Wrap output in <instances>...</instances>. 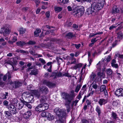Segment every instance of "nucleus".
<instances>
[{"label":"nucleus","mask_w":123,"mask_h":123,"mask_svg":"<svg viewBox=\"0 0 123 123\" xmlns=\"http://www.w3.org/2000/svg\"><path fill=\"white\" fill-rule=\"evenodd\" d=\"M105 2V0H98L97 3H93L92 5L91 8L88 9V14H92L93 15H94L97 11L103 8Z\"/></svg>","instance_id":"nucleus-1"},{"label":"nucleus","mask_w":123,"mask_h":123,"mask_svg":"<svg viewBox=\"0 0 123 123\" xmlns=\"http://www.w3.org/2000/svg\"><path fill=\"white\" fill-rule=\"evenodd\" d=\"M55 111L56 115L59 117L58 121L59 123H65V118L67 115L66 112V110L64 109H55Z\"/></svg>","instance_id":"nucleus-2"},{"label":"nucleus","mask_w":123,"mask_h":123,"mask_svg":"<svg viewBox=\"0 0 123 123\" xmlns=\"http://www.w3.org/2000/svg\"><path fill=\"white\" fill-rule=\"evenodd\" d=\"M62 96L63 98L65 100V105H66L67 111L69 112L71 109L69 104L73 99V95L64 92L62 94Z\"/></svg>","instance_id":"nucleus-3"},{"label":"nucleus","mask_w":123,"mask_h":123,"mask_svg":"<svg viewBox=\"0 0 123 123\" xmlns=\"http://www.w3.org/2000/svg\"><path fill=\"white\" fill-rule=\"evenodd\" d=\"M84 12V9L83 7L80 6L76 11H73V13L76 17H80L83 14Z\"/></svg>","instance_id":"nucleus-4"},{"label":"nucleus","mask_w":123,"mask_h":123,"mask_svg":"<svg viewBox=\"0 0 123 123\" xmlns=\"http://www.w3.org/2000/svg\"><path fill=\"white\" fill-rule=\"evenodd\" d=\"M43 83L47 86H48L49 87H53L55 86V84L54 83L48 81L46 80H45L43 81Z\"/></svg>","instance_id":"nucleus-5"},{"label":"nucleus","mask_w":123,"mask_h":123,"mask_svg":"<svg viewBox=\"0 0 123 123\" xmlns=\"http://www.w3.org/2000/svg\"><path fill=\"white\" fill-rule=\"evenodd\" d=\"M1 29H3V30L5 29V30L3 33V30H2L1 31H0V33L2 34L3 33V35L4 36H5V35L7 34H9L10 33V31L9 29L7 28H6V27L5 26L1 28Z\"/></svg>","instance_id":"nucleus-6"},{"label":"nucleus","mask_w":123,"mask_h":123,"mask_svg":"<svg viewBox=\"0 0 123 123\" xmlns=\"http://www.w3.org/2000/svg\"><path fill=\"white\" fill-rule=\"evenodd\" d=\"M22 82L19 81H16L13 82L11 83L12 85L13 88H17L21 86Z\"/></svg>","instance_id":"nucleus-7"},{"label":"nucleus","mask_w":123,"mask_h":123,"mask_svg":"<svg viewBox=\"0 0 123 123\" xmlns=\"http://www.w3.org/2000/svg\"><path fill=\"white\" fill-rule=\"evenodd\" d=\"M116 95L118 96H123V89L122 88L118 89L115 92Z\"/></svg>","instance_id":"nucleus-8"},{"label":"nucleus","mask_w":123,"mask_h":123,"mask_svg":"<svg viewBox=\"0 0 123 123\" xmlns=\"http://www.w3.org/2000/svg\"><path fill=\"white\" fill-rule=\"evenodd\" d=\"M107 102V100L106 99H105L104 98H101L98 101V104L100 106L102 105H105Z\"/></svg>","instance_id":"nucleus-9"},{"label":"nucleus","mask_w":123,"mask_h":123,"mask_svg":"<svg viewBox=\"0 0 123 123\" xmlns=\"http://www.w3.org/2000/svg\"><path fill=\"white\" fill-rule=\"evenodd\" d=\"M32 94L38 98H39L40 95L39 91L36 90H34L32 92Z\"/></svg>","instance_id":"nucleus-10"},{"label":"nucleus","mask_w":123,"mask_h":123,"mask_svg":"<svg viewBox=\"0 0 123 123\" xmlns=\"http://www.w3.org/2000/svg\"><path fill=\"white\" fill-rule=\"evenodd\" d=\"M111 118L114 121H116L118 118L117 114L114 112L112 111L111 112Z\"/></svg>","instance_id":"nucleus-11"},{"label":"nucleus","mask_w":123,"mask_h":123,"mask_svg":"<svg viewBox=\"0 0 123 123\" xmlns=\"http://www.w3.org/2000/svg\"><path fill=\"white\" fill-rule=\"evenodd\" d=\"M96 75L94 73L92 72L90 76V77L91 79L93 80L96 81H99L97 79L98 78V77H96Z\"/></svg>","instance_id":"nucleus-12"},{"label":"nucleus","mask_w":123,"mask_h":123,"mask_svg":"<svg viewBox=\"0 0 123 123\" xmlns=\"http://www.w3.org/2000/svg\"><path fill=\"white\" fill-rule=\"evenodd\" d=\"M40 90L42 92L46 94L48 91V90L47 87L45 86H42L40 88Z\"/></svg>","instance_id":"nucleus-13"},{"label":"nucleus","mask_w":123,"mask_h":123,"mask_svg":"<svg viewBox=\"0 0 123 123\" xmlns=\"http://www.w3.org/2000/svg\"><path fill=\"white\" fill-rule=\"evenodd\" d=\"M100 91L101 92H103L105 95L106 96L108 95V93L106 89V86L105 85L101 86L100 88Z\"/></svg>","instance_id":"nucleus-14"},{"label":"nucleus","mask_w":123,"mask_h":123,"mask_svg":"<svg viewBox=\"0 0 123 123\" xmlns=\"http://www.w3.org/2000/svg\"><path fill=\"white\" fill-rule=\"evenodd\" d=\"M31 115V112L30 111H28L25 112L24 114L23 117L26 119H28Z\"/></svg>","instance_id":"nucleus-15"},{"label":"nucleus","mask_w":123,"mask_h":123,"mask_svg":"<svg viewBox=\"0 0 123 123\" xmlns=\"http://www.w3.org/2000/svg\"><path fill=\"white\" fill-rule=\"evenodd\" d=\"M47 115L46 117L47 118V119L49 121L52 120L54 118V116L51 115L50 113L48 112V113H47Z\"/></svg>","instance_id":"nucleus-16"},{"label":"nucleus","mask_w":123,"mask_h":123,"mask_svg":"<svg viewBox=\"0 0 123 123\" xmlns=\"http://www.w3.org/2000/svg\"><path fill=\"white\" fill-rule=\"evenodd\" d=\"M43 111L47 110L49 107L48 105L46 103H43L41 104Z\"/></svg>","instance_id":"nucleus-17"},{"label":"nucleus","mask_w":123,"mask_h":123,"mask_svg":"<svg viewBox=\"0 0 123 123\" xmlns=\"http://www.w3.org/2000/svg\"><path fill=\"white\" fill-rule=\"evenodd\" d=\"M116 60L115 59H113L111 62V66L114 68H118V65L116 63Z\"/></svg>","instance_id":"nucleus-18"},{"label":"nucleus","mask_w":123,"mask_h":123,"mask_svg":"<svg viewBox=\"0 0 123 123\" xmlns=\"http://www.w3.org/2000/svg\"><path fill=\"white\" fill-rule=\"evenodd\" d=\"M17 45L20 47H21L25 44V42L23 41H18L16 42Z\"/></svg>","instance_id":"nucleus-19"},{"label":"nucleus","mask_w":123,"mask_h":123,"mask_svg":"<svg viewBox=\"0 0 123 123\" xmlns=\"http://www.w3.org/2000/svg\"><path fill=\"white\" fill-rule=\"evenodd\" d=\"M24 105L21 102L18 103L16 105V106L17 108L19 109H21L23 106Z\"/></svg>","instance_id":"nucleus-20"},{"label":"nucleus","mask_w":123,"mask_h":123,"mask_svg":"<svg viewBox=\"0 0 123 123\" xmlns=\"http://www.w3.org/2000/svg\"><path fill=\"white\" fill-rule=\"evenodd\" d=\"M119 10L116 6H114L112 9V13H118L119 12Z\"/></svg>","instance_id":"nucleus-21"},{"label":"nucleus","mask_w":123,"mask_h":123,"mask_svg":"<svg viewBox=\"0 0 123 123\" xmlns=\"http://www.w3.org/2000/svg\"><path fill=\"white\" fill-rule=\"evenodd\" d=\"M42 105L41 104L39 105H37L36 107L35 110L36 111H39V112H41L43 111Z\"/></svg>","instance_id":"nucleus-22"},{"label":"nucleus","mask_w":123,"mask_h":123,"mask_svg":"<svg viewBox=\"0 0 123 123\" xmlns=\"http://www.w3.org/2000/svg\"><path fill=\"white\" fill-rule=\"evenodd\" d=\"M95 110L97 112L98 116H100L101 112V110L100 107L98 106H97L96 107Z\"/></svg>","instance_id":"nucleus-23"},{"label":"nucleus","mask_w":123,"mask_h":123,"mask_svg":"<svg viewBox=\"0 0 123 123\" xmlns=\"http://www.w3.org/2000/svg\"><path fill=\"white\" fill-rule=\"evenodd\" d=\"M82 66V64L81 63H80L76 64L73 67H72L71 68L74 69L76 70L78 68H81Z\"/></svg>","instance_id":"nucleus-24"},{"label":"nucleus","mask_w":123,"mask_h":123,"mask_svg":"<svg viewBox=\"0 0 123 123\" xmlns=\"http://www.w3.org/2000/svg\"><path fill=\"white\" fill-rule=\"evenodd\" d=\"M41 32L40 29L37 28L34 32V35L35 37H37L39 35V33Z\"/></svg>","instance_id":"nucleus-25"},{"label":"nucleus","mask_w":123,"mask_h":123,"mask_svg":"<svg viewBox=\"0 0 123 123\" xmlns=\"http://www.w3.org/2000/svg\"><path fill=\"white\" fill-rule=\"evenodd\" d=\"M69 0H58L57 2L59 4L61 5L62 4L67 3L68 1Z\"/></svg>","instance_id":"nucleus-26"},{"label":"nucleus","mask_w":123,"mask_h":123,"mask_svg":"<svg viewBox=\"0 0 123 123\" xmlns=\"http://www.w3.org/2000/svg\"><path fill=\"white\" fill-rule=\"evenodd\" d=\"M38 74V71L37 69H34L31 71V72L30 73V74L32 75H36Z\"/></svg>","instance_id":"nucleus-27"},{"label":"nucleus","mask_w":123,"mask_h":123,"mask_svg":"<svg viewBox=\"0 0 123 123\" xmlns=\"http://www.w3.org/2000/svg\"><path fill=\"white\" fill-rule=\"evenodd\" d=\"M55 11L57 12H59L61 11L62 9V7L55 6L54 7Z\"/></svg>","instance_id":"nucleus-28"},{"label":"nucleus","mask_w":123,"mask_h":123,"mask_svg":"<svg viewBox=\"0 0 123 123\" xmlns=\"http://www.w3.org/2000/svg\"><path fill=\"white\" fill-rule=\"evenodd\" d=\"M98 75L103 78H104L105 77V74L103 72H99L98 73Z\"/></svg>","instance_id":"nucleus-29"},{"label":"nucleus","mask_w":123,"mask_h":123,"mask_svg":"<svg viewBox=\"0 0 123 123\" xmlns=\"http://www.w3.org/2000/svg\"><path fill=\"white\" fill-rule=\"evenodd\" d=\"M106 73L107 76H110L113 73L112 70L111 69L109 68L106 70Z\"/></svg>","instance_id":"nucleus-30"},{"label":"nucleus","mask_w":123,"mask_h":123,"mask_svg":"<svg viewBox=\"0 0 123 123\" xmlns=\"http://www.w3.org/2000/svg\"><path fill=\"white\" fill-rule=\"evenodd\" d=\"M25 29L23 28H20L19 30V31L20 34H24L25 32Z\"/></svg>","instance_id":"nucleus-31"},{"label":"nucleus","mask_w":123,"mask_h":123,"mask_svg":"<svg viewBox=\"0 0 123 123\" xmlns=\"http://www.w3.org/2000/svg\"><path fill=\"white\" fill-rule=\"evenodd\" d=\"M41 103L45 102L46 100V97L45 96L41 97L40 98Z\"/></svg>","instance_id":"nucleus-32"},{"label":"nucleus","mask_w":123,"mask_h":123,"mask_svg":"<svg viewBox=\"0 0 123 123\" xmlns=\"http://www.w3.org/2000/svg\"><path fill=\"white\" fill-rule=\"evenodd\" d=\"M81 87V85L80 84H78L76 88V89L75 90V92H78L80 90Z\"/></svg>","instance_id":"nucleus-33"},{"label":"nucleus","mask_w":123,"mask_h":123,"mask_svg":"<svg viewBox=\"0 0 123 123\" xmlns=\"http://www.w3.org/2000/svg\"><path fill=\"white\" fill-rule=\"evenodd\" d=\"M84 91H81L79 92L78 97V98L80 100L81 98V96L84 93Z\"/></svg>","instance_id":"nucleus-34"},{"label":"nucleus","mask_w":123,"mask_h":123,"mask_svg":"<svg viewBox=\"0 0 123 123\" xmlns=\"http://www.w3.org/2000/svg\"><path fill=\"white\" fill-rule=\"evenodd\" d=\"M36 43V42L35 41L32 40H30L27 42L26 44L29 45H33L35 44Z\"/></svg>","instance_id":"nucleus-35"},{"label":"nucleus","mask_w":123,"mask_h":123,"mask_svg":"<svg viewBox=\"0 0 123 123\" xmlns=\"http://www.w3.org/2000/svg\"><path fill=\"white\" fill-rule=\"evenodd\" d=\"M118 100H116L113 101L112 103V104L114 106L116 107L118 105Z\"/></svg>","instance_id":"nucleus-36"},{"label":"nucleus","mask_w":123,"mask_h":123,"mask_svg":"<svg viewBox=\"0 0 123 123\" xmlns=\"http://www.w3.org/2000/svg\"><path fill=\"white\" fill-rule=\"evenodd\" d=\"M16 52L18 53L20 52L24 53H27V51L21 49H17L16 50Z\"/></svg>","instance_id":"nucleus-37"},{"label":"nucleus","mask_w":123,"mask_h":123,"mask_svg":"<svg viewBox=\"0 0 123 123\" xmlns=\"http://www.w3.org/2000/svg\"><path fill=\"white\" fill-rule=\"evenodd\" d=\"M72 24V23L70 21H68L66 23V25L68 27H70Z\"/></svg>","instance_id":"nucleus-38"},{"label":"nucleus","mask_w":123,"mask_h":123,"mask_svg":"<svg viewBox=\"0 0 123 123\" xmlns=\"http://www.w3.org/2000/svg\"><path fill=\"white\" fill-rule=\"evenodd\" d=\"M11 113L13 114H14L17 113V111L16 108L14 107V108H13L12 109L11 111Z\"/></svg>","instance_id":"nucleus-39"},{"label":"nucleus","mask_w":123,"mask_h":123,"mask_svg":"<svg viewBox=\"0 0 123 123\" xmlns=\"http://www.w3.org/2000/svg\"><path fill=\"white\" fill-rule=\"evenodd\" d=\"M8 92H6L4 94H3L2 96L3 97V99H6L7 98V96H8Z\"/></svg>","instance_id":"nucleus-40"},{"label":"nucleus","mask_w":123,"mask_h":123,"mask_svg":"<svg viewBox=\"0 0 123 123\" xmlns=\"http://www.w3.org/2000/svg\"><path fill=\"white\" fill-rule=\"evenodd\" d=\"M62 76H67L69 77H71V76L68 73H63L62 74Z\"/></svg>","instance_id":"nucleus-41"},{"label":"nucleus","mask_w":123,"mask_h":123,"mask_svg":"<svg viewBox=\"0 0 123 123\" xmlns=\"http://www.w3.org/2000/svg\"><path fill=\"white\" fill-rule=\"evenodd\" d=\"M67 36L68 38H70L73 37V34L72 33L69 32L68 33Z\"/></svg>","instance_id":"nucleus-42"},{"label":"nucleus","mask_w":123,"mask_h":123,"mask_svg":"<svg viewBox=\"0 0 123 123\" xmlns=\"http://www.w3.org/2000/svg\"><path fill=\"white\" fill-rule=\"evenodd\" d=\"M18 100L17 98H14L12 100V102L14 104H17L18 103Z\"/></svg>","instance_id":"nucleus-43"},{"label":"nucleus","mask_w":123,"mask_h":123,"mask_svg":"<svg viewBox=\"0 0 123 123\" xmlns=\"http://www.w3.org/2000/svg\"><path fill=\"white\" fill-rule=\"evenodd\" d=\"M118 36L119 38L122 37H123V35L121 32V31H119L117 33Z\"/></svg>","instance_id":"nucleus-44"},{"label":"nucleus","mask_w":123,"mask_h":123,"mask_svg":"<svg viewBox=\"0 0 123 123\" xmlns=\"http://www.w3.org/2000/svg\"><path fill=\"white\" fill-rule=\"evenodd\" d=\"M14 106L12 105H9L8 106V109L10 110L11 111L13 109V108H14Z\"/></svg>","instance_id":"nucleus-45"},{"label":"nucleus","mask_w":123,"mask_h":123,"mask_svg":"<svg viewBox=\"0 0 123 123\" xmlns=\"http://www.w3.org/2000/svg\"><path fill=\"white\" fill-rule=\"evenodd\" d=\"M91 85H92V87L95 89H97L98 87V85L97 84L93 83Z\"/></svg>","instance_id":"nucleus-46"},{"label":"nucleus","mask_w":123,"mask_h":123,"mask_svg":"<svg viewBox=\"0 0 123 123\" xmlns=\"http://www.w3.org/2000/svg\"><path fill=\"white\" fill-rule=\"evenodd\" d=\"M57 75V74L56 73H52L51 75L50 76V77H51L54 76V78L55 79L56 78Z\"/></svg>","instance_id":"nucleus-47"},{"label":"nucleus","mask_w":123,"mask_h":123,"mask_svg":"<svg viewBox=\"0 0 123 123\" xmlns=\"http://www.w3.org/2000/svg\"><path fill=\"white\" fill-rule=\"evenodd\" d=\"M94 93L93 91H91V92L88 93V94L87 96V97H88L90 96H91L93 95Z\"/></svg>","instance_id":"nucleus-48"},{"label":"nucleus","mask_w":123,"mask_h":123,"mask_svg":"<svg viewBox=\"0 0 123 123\" xmlns=\"http://www.w3.org/2000/svg\"><path fill=\"white\" fill-rule=\"evenodd\" d=\"M79 101V100H76L72 102V106H73L74 105L75 106L76 105V104L78 103Z\"/></svg>","instance_id":"nucleus-49"},{"label":"nucleus","mask_w":123,"mask_h":123,"mask_svg":"<svg viewBox=\"0 0 123 123\" xmlns=\"http://www.w3.org/2000/svg\"><path fill=\"white\" fill-rule=\"evenodd\" d=\"M6 75L7 76V77L8 79H10L11 77V73L9 72H8L6 74Z\"/></svg>","instance_id":"nucleus-50"},{"label":"nucleus","mask_w":123,"mask_h":123,"mask_svg":"<svg viewBox=\"0 0 123 123\" xmlns=\"http://www.w3.org/2000/svg\"><path fill=\"white\" fill-rule=\"evenodd\" d=\"M48 112H43L41 114V116L43 117H46V116H47V113H48Z\"/></svg>","instance_id":"nucleus-51"},{"label":"nucleus","mask_w":123,"mask_h":123,"mask_svg":"<svg viewBox=\"0 0 123 123\" xmlns=\"http://www.w3.org/2000/svg\"><path fill=\"white\" fill-rule=\"evenodd\" d=\"M39 61L43 64H45L46 62L42 58H40L39 59Z\"/></svg>","instance_id":"nucleus-52"},{"label":"nucleus","mask_w":123,"mask_h":123,"mask_svg":"<svg viewBox=\"0 0 123 123\" xmlns=\"http://www.w3.org/2000/svg\"><path fill=\"white\" fill-rule=\"evenodd\" d=\"M34 2H35L36 4V6L37 7L39 5L40 3V1L39 0H35L34 1Z\"/></svg>","instance_id":"nucleus-53"},{"label":"nucleus","mask_w":123,"mask_h":123,"mask_svg":"<svg viewBox=\"0 0 123 123\" xmlns=\"http://www.w3.org/2000/svg\"><path fill=\"white\" fill-rule=\"evenodd\" d=\"M111 59V56L110 55H109L107 57L106 60L107 62H109Z\"/></svg>","instance_id":"nucleus-54"},{"label":"nucleus","mask_w":123,"mask_h":123,"mask_svg":"<svg viewBox=\"0 0 123 123\" xmlns=\"http://www.w3.org/2000/svg\"><path fill=\"white\" fill-rule=\"evenodd\" d=\"M50 12L49 11L45 13V15L47 18H49L50 16Z\"/></svg>","instance_id":"nucleus-55"},{"label":"nucleus","mask_w":123,"mask_h":123,"mask_svg":"<svg viewBox=\"0 0 123 123\" xmlns=\"http://www.w3.org/2000/svg\"><path fill=\"white\" fill-rule=\"evenodd\" d=\"M6 114V116H10L11 115V113L8 111H5V112Z\"/></svg>","instance_id":"nucleus-56"},{"label":"nucleus","mask_w":123,"mask_h":123,"mask_svg":"<svg viewBox=\"0 0 123 123\" xmlns=\"http://www.w3.org/2000/svg\"><path fill=\"white\" fill-rule=\"evenodd\" d=\"M25 105H26L27 107L29 108L30 109L31 108V106L30 104L28 103H26V104H25Z\"/></svg>","instance_id":"nucleus-57"},{"label":"nucleus","mask_w":123,"mask_h":123,"mask_svg":"<svg viewBox=\"0 0 123 123\" xmlns=\"http://www.w3.org/2000/svg\"><path fill=\"white\" fill-rule=\"evenodd\" d=\"M117 40H116L112 44V47H115L117 45Z\"/></svg>","instance_id":"nucleus-58"},{"label":"nucleus","mask_w":123,"mask_h":123,"mask_svg":"<svg viewBox=\"0 0 123 123\" xmlns=\"http://www.w3.org/2000/svg\"><path fill=\"white\" fill-rule=\"evenodd\" d=\"M82 123H89V122L86 120L84 119L82 120Z\"/></svg>","instance_id":"nucleus-59"},{"label":"nucleus","mask_w":123,"mask_h":123,"mask_svg":"<svg viewBox=\"0 0 123 123\" xmlns=\"http://www.w3.org/2000/svg\"><path fill=\"white\" fill-rule=\"evenodd\" d=\"M96 66L97 69H100L101 68V67L100 65L99 64V62L97 64Z\"/></svg>","instance_id":"nucleus-60"},{"label":"nucleus","mask_w":123,"mask_h":123,"mask_svg":"<svg viewBox=\"0 0 123 123\" xmlns=\"http://www.w3.org/2000/svg\"><path fill=\"white\" fill-rule=\"evenodd\" d=\"M86 85H84L82 89H81V91H84V92L85 90H86V89H85V88L86 87Z\"/></svg>","instance_id":"nucleus-61"},{"label":"nucleus","mask_w":123,"mask_h":123,"mask_svg":"<svg viewBox=\"0 0 123 123\" xmlns=\"http://www.w3.org/2000/svg\"><path fill=\"white\" fill-rule=\"evenodd\" d=\"M29 52L31 54L33 55H37V54L36 53H35L32 50L30 51Z\"/></svg>","instance_id":"nucleus-62"},{"label":"nucleus","mask_w":123,"mask_h":123,"mask_svg":"<svg viewBox=\"0 0 123 123\" xmlns=\"http://www.w3.org/2000/svg\"><path fill=\"white\" fill-rule=\"evenodd\" d=\"M96 38H94L92 39L91 40V42L94 44V43L96 42L97 41L96 40Z\"/></svg>","instance_id":"nucleus-63"},{"label":"nucleus","mask_w":123,"mask_h":123,"mask_svg":"<svg viewBox=\"0 0 123 123\" xmlns=\"http://www.w3.org/2000/svg\"><path fill=\"white\" fill-rule=\"evenodd\" d=\"M86 102L87 105L88 106H89L91 105V102L88 99H87L86 101Z\"/></svg>","instance_id":"nucleus-64"}]
</instances>
